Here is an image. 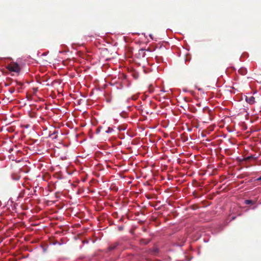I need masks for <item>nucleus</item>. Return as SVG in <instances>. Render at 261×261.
I'll return each mask as SVG.
<instances>
[{
  "mask_svg": "<svg viewBox=\"0 0 261 261\" xmlns=\"http://www.w3.org/2000/svg\"><path fill=\"white\" fill-rule=\"evenodd\" d=\"M7 69L11 72L19 73L20 71V68L18 64L13 62L8 64Z\"/></svg>",
  "mask_w": 261,
  "mask_h": 261,
  "instance_id": "1",
  "label": "nucleus"
},
{
  "mask_svg": "<svg viewBox=\"0 0 261 261\" xmlns=\"http://www.w3.org/2000/svg\"><path fill=\"white\" fill-rule=\"evenodd\" d=\"M246 101L250 105H252L255 102V98L253 96H251L250 97L246 96Z\"/></svg>",
  "mask_w": 261,
  "mask_h": 261,
  "instance_id": "2",
  "label": "nucleus"
},
{
  "mask_svg": "<svg viewBox=\"0 0 261 261\" xmlns=\"http://www.w3.org/2000/svg\"><path fill=\"white\" fill-rule=\"evenodd\" d=\"M146 51H150V50L148 48L147 49L145 50L144 49H141L139 50L138 55L139 56L142 57V58H144L146 56Z\"/></svg>",
  "mask_w": 261,
  "mask_h": 261,
  "instance_id": "3",
  "label": "nucleus"
},
{
  "mask_svg": "<svg viewBox=\"0 0 261 261\" xmlns=\"http://www.w3.org/2000/svg\"><path fill=\"white\" fill-rule=\"evenodd\" d=\"M12 178L14 180H18L20 179V176L17 174H12Z\"/></svg>",
  "mask_w": 261,
  "mask_h": 261,
  "instance_id": "4",
  "label": "nucleus"
},
{
  "mask_svg": "<svg viewBox=\"0 0 261 261\" xmlns=\"http://www.w3.org/2000/svg\"><path fill=\"white\" fill-rule=\"evenodd\" d=\"M150 242L149 240L142 239L140 240V242L142 244L146 245Z\"/></svg>",
  "mask_w": 261,
  "mask_h": 261,
  "instance_id": "5",
  "label": "nucleus"
},
{
  "mask_svg": "<svg viewBox=\"0 0 261 261\" xmlns=\"http://www.w3.org/2000/svg\"><path fill=\"white\" fill-rule=\"evenodd\" d=\"M245 203L246 204H253L254 203V202L251 200H246Z\"/></svg>",
  "mask_w": 261,
  "mask_h": 261,
  "instance_id": "6",
  "label": "nucleus"
},
{
  "mask_svg": "<svg viewBox=\"0 0 261 261\" xmlns=\"http://www.w3.org/2000/svg\"><path fill=\"white\" fill-rule=\"evenodd\" d=\"M117 246V244L112 245L109 247V250L110 251L113 250L116 248Z\"/></svg>",
  "mask_w": 261,
  "mask_h": 261,
  "instance_id": "7",
  "label": "nucleus"
},
{
  "mask_svg": "<svg viewBox=\"0 0 261 261\" xmlns=\"http://www.w3.org/2000/svg\"><path fill=\"white\" fill-rule=\"evenodd\" d=\"M15 88L14 87H11L9 89V91L10 92L11 94L15 92Z\"/></svg>",
  "mask_w": 261,
  "mask_h": 261,
  "instance_id": "8",
  "label": "nucleus"
},
{
  "mask_svg": "<svg viewBox=\"0 0 261 261\" xmlns=\"http://www.w3.org/2000/svg\"><path fill=\"white\" fill-rule=\"evenodd\" d=\"M113 128H111V127H109L108 128V129L106 131V132L107 133H111L112 131H113Z\"/></svg>",
  "mask_w": 261,
  "mask_h": 261,
  "instance_id": "9",
  "label": "nucleus"
},
{
  "mask_svg": "<svg viewBox=\"0 0 261 261\" xmlns=\"http://www.w3.org/2000/svg\"><path fill=\"white\" fill-rule=\"evenodd\" d=\"M153 251H154V254H155V253H158L159 250H158V249L155 248V249H154Z\"/></svg>",
  "mask_w": 261,
  "mask_h": 261,
  "instance_id": "10",
  "label": "nucleus"
},
{
  "mask_svg": "<svg viewBox=\"0 0 261 261\" xmlns=\"http://www.w3.org/2000/svg\"><path fill=\"white\" fill-rule=\"evenodd\" d=\"M16 84L19 86H22V84L20 82H16Z\"/></svg>",
  "mask_w": 261,
  "mask_h": 261,
  "instance_id": "11",
  "label": "nucleus"
},
{
  "mask_svg": "<svg viewBox=\"0 0 261 261\" xmlns=\"http://www.w3.org/2000/svg\"><path fill=\"white\" fill-rule=\"evenodd\" d=\"M206 110L208 111V112H211V110H208L207 108L203 109V111H205Z\"/></svg>",
  "mask_w": 261,
  "mask_h": 261,
  "instance_id": "12",
  "label": "nucleus"
},
{
  "mask_svg": "<svg viewBox=\"0 0 261 261\" xmlns=\"http://www.w3.org/2000/svg\"><path fill=\"white\" fill-rule=\"evenodd\" d=\"M257 180H261V176L257 179Z\"/></svg>",
  "mask_w": 261,
  "mask_h": 261,
  "instance_id": "13",
  "label": "nucleus"
},
{
  "mask_svg": "<svg viewBox=\"0 0 261 261\" xmlns=\"http://www.w3.org/2000/svg\"><path fill=\"white\" fill-rule=\"evenodd\" d=\"M152 92V90H150V92Z\"/></svg>",
  "mask_w": 261,
  "mask_h": 261,
  "instance_id": "14",
  "label": "nucleus"
}]
</instances>
